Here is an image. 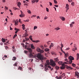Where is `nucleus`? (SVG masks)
Wrapping results in <instances>:
<instances>
[{"label":"nucleus","instance_id":"28","mask_svg":"<svg viewBox=\"0 0 79 79\" xmlns=\"http://www.w3.org/2000/svg\"><path fill=\"white\" fill-rule=\"evenodd\" d=\"M55 30H56V31H58V30H59V29H60V28L58 27H57L56 28H55Z\"/></svg>","mask_w":79,"mask_h":79},{"label":"nucleus","instance_id":"22","mask_svg":"<svg viewBox=\"0 0 79 79\" xmlns=\"http://www.w3.org/2000/svg\"><path fill=\"white\" fill-rule=\"evenodd\" d=\"M16 57H13L12 58V60L14 61H15L16 60Z\"/></svg>","mask_w":79,"mask_h":79},{"label":"nucleus","instance_id":"40","mask_svg":"<svg viewBox=\"0 0 79 79\" xmlns=\"http://www.w3.org/2000/svg\"><path fill=\"white\" fill-rule=\"evenodd\" d=\"M24 52L26 54H27V53H28V52L27 51H24Z\"/></svg>","mask_w":79,"mask_h":79},{"label":"nucleus","instance_id":"25","mask_svg":"<svg viewBox=\"0 0 79 79\" xmlns=\"http://www.w3.org/2000/svg\"><path fill=\"white\" fill-rule=\"evenodd\" d=\"M2 42H3V43H5V39L3 38H2Z\"/></svg>","mask_w":79,"mask_h":79},{"label":"nucleus","instance_id":"41","mask_svg":"<svg viewBox=\"0 0 79 79\" xmlns=\"http://www.w3.org/2000/svg\"><path fill=\"white\" fill-rule=\"evenodd\" d=\"M47 19H48V17H47V16H45L44 18V19L45 20Z\"/></svg>","mask_w":79,"mask_h":79},{"label":"nucleus","instance_id":"60","mask_svg":"<svg viewBox=\"0 0 79 79\" xmlns=\"http://www.w3.org/2000/svg\"><path fill=\"white\" fill-rule=\"evenodd\" d=\"M72 50L73 51V52H75V49L74 48H73L72 49Z\"/></svg>","mask_w":79,"mask_h":79},{"label":"nucleus","instance_id":"39","mask_svg":"<svg viewBox=\"0 0 79 79\" xmlns=\"http://www.w3.org/2000/svg\"><path fill=\"white\" fill-rule=\"evenodd\" d=\"M31 2L32 3H35V0H32L31 1Z\"/></svg>","mask_w":79,"mask_h":79},{"label":"nucleus","instance_id":"27","mask_svg":"<svg viewBox=\"0 0 79 79\" xmlns=\"http://www.w3.org/2000/svg\"><path fill=\"white\" fill-rule=\"evenodd\" d=\"M18 69H19V70H20V71H23V68H22L21 67H19Z\"/></svg>","mask_w":79,"mask_h":79},{"label":"nucleus","instance_id":"1","mask_svg":"<svg viewBox=\"0 0 79 79\" xmlns=\"http://www.w3.org/2000/svg\"><path fill=\"white\" fill-rule=\"evenodd\" d=\"M25 48H26L27 47L28 48H27V49L28 50L29 52V54L28 55L29 58H34V57H36L37 56L35 55H34V53H32V49L31 48H29V43H28L27 42L26 43V45L25 46Z\"/></svg>","mask_w":79,"mask_h":79},{"label":"nucleus","instance_id":"46","mask_svg":"<svg viewBox=\"0 0 79 79\" xmlns=\"http://www.w3.org/2000/svg\"><path fill=\"white\" fill-rule=\"evenodd\" d=\"M64 64H69L68 62H64Z\"/></svg>","mask_w":79,"mask_h":79},{"label":"nucleus","instance_id":"32","mask_svg":"<svg viewBox=\"0 0 79 79\" xmlns=\"http://www.w3.org/2000/svg\"><path fill=\"white\" fill-rule=\"evenodd\" d=\"M15 31H19V30L16 28H15Z\"/></svg>","mask_w":79,"mask_h":79},{"label":"nucleus","instance_id":"4","mask_svg":"<svg viewBox=\"0 0 79 79\" xmlns=\"http://www.w3.org/2000/svg\"><path fill=\"white\" fill-rule=\"evenodd\" d=\"M50 65H51V66H52V67H55V66H56V63H55V62L52 59L50 60Z\"/></svg>","mask_w":79,"mask_h":79},{"label":"nucleus","instance_id":"56","mask_svg":"<svg viewBox=\"0 0 79 79\" xmlns=\"http://www.w3.org/2000/svg\"><path fill=\"white\" fill-rule=\"evenodd\" d=\"M55 6V7H56L57 8V7H58V5H54Z\"/></svg>","mask_w":79,"mask_h":79},{"label":"nucleus","instance_id":"42","mask_svg":"<svg viewBox=\"0 0 79 79\" xmlns=\"http://www.w3.org/2000/svg\"><path fill=\"white\" fill-rule=\"evenodd\" d=\"M29 19H27V20L24 21L25 22H29Z\"/></svg>","mask_w":79,"mask_h":79},{"label":"nucleus","instance_id":"49","mask_svg":"<svg viewBox=\"0 0 79 79\" xmlns=\"http://www.w3.org/2000/svg\"><path fill=\"white\" fill-rule=\"evenodd\" d=\"M71 5L73 6H74V2H72L71 3Z\"/></svg>","mask_w":79,"mask_h":79},{"label":"nucleus","instance_id":"9","mask_svg":"<svg viewBox=\"0 0 79 79\" xmlns=\"http://www.w3.org/2000/svg\"><path fill=\"white\" fill-rule=\"evenodd\" d=\"M20 11H21V14L19 15V16H20V18L24 17V15L23 14V12L21 10H20Z\"/></svg>","mask_w":79,"mask_h":79},{"label":"nucleus","instance_id":"2","mask_svg":"<svg viewBox=\"0 0 79 79\" xmlns=\"http://www.w3.org/2000/svg\"><path fill=\"white\" fill-rule=\"evenodd\" d=\"M67 68V69H73V68L71 67H69L67 65H65L64 64V63L62 64V66L60 67V69H64V68Z\"/></svg>","mask_w":79,"mask_h":79},{"label":"nucleus","instance_id":"23","mask_svg":"<svg viewBox=\"0 0 79 79\" xmlns=\"http://www.w3.org/2000/svg\"><path fill=\"white\" fill-rule=\"evenodd\" d=\"M77 60H79V53L77 54Z\"/></svg>","mask_w":79,"mask_h":79},{"label":"nucleus","instance_id":"53","mask_svg":"<svg viewBox=\"0 0 79 79\" xmlns=\"http://www.w3.org/2000/svg\"><path fill=\"white\" fill-rule=\"evenodd\" d=\"M35 2H36V3H37L39 2V0H35Z\"/></svg>","mask_w":79,"mask_h":79},{"label":"nucleus","instance_id":"16","mask_svg":"<svg viewBox=\"0 0 79 79\" xmlns=\"http://www.w3.org/2000/svg\"><path fill=\"white\" fill-rule=\"evenodd\" d=\"M21 2H19L17 4V6H18L19 8H20V7L21 6Z\"/></svg>","mask_w":79,"mask_h":79},{"label":"nucleus","instance_id":"24","mask_svg":"<svg viewBox=\"0 0 79 79\" xmlns=\"http://www.w3.org/2000/svg\"><path fill=\"white\" fill-rule=\"evenodd\" d=\"M44 51H45V52H49V51H50V49L48 48H46L44 50Z\"/></svg>","mask_w":79,"mask_h":79},{"label":"nucleus","instance_id":"7","mask_svg":"<svg viewBox=\"0 0 79 79\" xmlns=\"http://www.w3.org/2000/svg\"><path fill=\"white\" fill-rule=\"evenodd\" d=\"M75 74L76 77L77 78H79V73L77 71H76L75 73Z\"/></svg>","mask_w":79,"mask_h":79},{"label":"nucleus","instance_id":"33","mask_svg":"<svg viewBox=\"0 0 79 79\" xmlns=\"http://www.w3.org/2000/svg\"><path fill=\"white\" fill-rule=\"evenodd\" d=\"M27 12L29 14L31 13V10H28L27 11Z\"/></svg>","mask_w":79,"mask_h":79},{"label":"nucleus","instance_id":"15","mask_svg":"<svg viewBox=\"0 0 79 79\" xmlns=\"http://www.w3.org/2000/svg\"><path fill=\"white\" fill-rule=\"evenodd\" d=\"M53 46H54V45H53V44L51 43V45L49 46V48H51L53 47Z\"/></svg>","mask_w":79,"mask_h":79},{"label":"nucleus","instance_id":"38","mask_svg":"<svg viewBox=\"0 0 79 79\" xmlns=\"http://www.w3.org/2000/svg\"><path fill=\"white\" fill-rule=\"evenodd\" d=\"M60 69V67H59L56 66V69Z\"/></svg>","mask_w":79,"mask_h":79},{"label":"nucleus","instance_id":"21","mask_svg":"<svg viewBox=\"0 0 79 79\" xmlns=\"http://www.w3.org/2000/svg\"><path fill=\"white\" fill-rule=\"evenodd\" d=\"M54 60L56 61H58L59 60L58 59V57H57L56 58H54Z\"/></svg>","mask_w":79,"mask_h":79},{"label":"nucleus","instance_id":"31","mask_svg":"<svg viewBox=\"0 0 79 79\" xmlns=\"http://www.w3.org/2000/svg\"><path fill=\"white\" fill-rule=\"evenodd\" d=\"M54 3L56 4H57V3H58V2H57V1L56 0H54Z\"/></svg>","mask_w":79,"mask_h":79},{"label":"nucleus","instance_id":"58","mask_svg":"<svg viewBox=\"0 0 79 79\" xmlns=\"http://www.w3.org/2000/svg\"><path fill=\"white\" fill-rule=\"evenodd\" d=\"M62 75L63 76H65V73H63V74H62Z\"/></svg>","mask_w":79,"mask_h":79},{"label":"nucleus","instance_id":"57","mask_svg":"<svg viewBox=\"0 0 79 79\" xmlns=\"http://www.w3.org/2000/svg\"><path fill=\"white\" fill-rule=\"evenodd\" d=\"M29 69L30 70H31V71H33V70H32V69H31V68H29Z\"/></svg>","mask_w":79,"mask_h":79},{"label":"nucleus","instance_id":"10","mask_svg":"<svg viewBox=\"0 0 79 79\" xmlns=\"http://www.w3.org/2000/svg\"><path fill=\"white\" fill-rule=\"evenodd\" d=\"M27 30L26 29L25 30V31H26L25 34L23 35V37H26L27 36H28V34H27Z\"/></svg>","mask_w":79,"mask_h":79},{"label":"nucleus","instance_id":"29","mask_svg":"<svg viewBox=\"0 0 79 79\" xmlns=\"http://www.w3.org/2000/svg\"><path fill=\"white\" fill-rule=\"evenodd\" d=\"M32 36H30V37H29V39H30V40H31V41H33V40H32Z\"/></svg>","mask_w":79,"mask_h":79},{"label":"nucleus","instance_id":"44","mask_svg":"<svg viewBox=\"0 0 79 79\" xmlns=\"http://www.w3.org/2000/svg\"><path fill=\"white\" fill-rule=\"evenodd\" d=\"M12 50L13 52H16V49H13Z\"/></svg>","mask_w":79,"mask_h":79},{"label":"nucleus","instance_id":"12","mask_svg":"<svg viewBox=\"0 0 79 79\" xmlns=\"http://www.w3.org/2000/svg\"><path fill=\"white\" fill-rule=\"evenodd\" d=\"M25 40L24 39L23 41V43L25 42L26 41H27V40H29V38H25Z\"/></svg>","mask_w":79,"mask_h":79},{"label":"nucleus","instance_id":"26","mask_svg":"<svg viewBox=\"0 0 79 79\" xmlns=\"http://www.w3.org/2000/svg\"><path fill=\"white\" fill-rule=\"evenodd\" d=\"M31 48H32V49H34V48H35L34 47V45L32 44H31Z\"/></svg>","mask_w":79,"mask_h":79},{"label":"nucleus","instance_id":"64","mask_svg":"<svg viewBox=\"0 0 79 79\" xmlns=\"http://www.w3.org/2000/svg\"><path fill=\"white\" fill-rule=\"evenodd\" d=\"M21 19H19V23H21Z\"/></svg>","mask_w":79,"mask_h":79},{"label":"nucleus","instance_id":"35","mask_svg":"<svg viewBox=\"0 0 79 79\" xmlns=\"http://www.w3.org/2000/svg\"><path fill=\"white\" fill-rule=\"evenodd\" d=\"M47 67L48 68H50V69H51V68H52V67H51L50 65H47Z\"/></svg>","mask_w":79,"mask_h":79},{"label":"nucleus","instance_id":"18","mask_svg":"<svg viewBox=\"0 0 79 79\" xmlns=\"http://www.w3.org/2000/svg\"><path fill=\"white\" fill-rule=\"evenodd\" d=\"M72 62H73V61L72 60H70L68 62L69 64H72Z\"/></svg>","mask_w":79,"mask_h":79},{"label":"nucleus","instance_id":"5","mask_svg":"<svg viewBox=\"0 0 79 79\" xmlns=\"http://www.w3.org/2000/svg\"><path fill=\"white\" fill-rule=\"evenodd\" d=\"M37 57L38 58V59L40 60H41L44 59V58L43 56V55H42L40 53L38 54L37 56Z\"/></svg>","mask_w":79,"mask_h":79},{"label":"nucleus","instance_id":"47","mask_svg":"<svg viewBox=\"0 0 79 79\" xmlns=\"http://www.w3.org/2000/svg\"><path fill=\"white\" fill-rule=\"evenodd\" d=\"M17 64H18V63H15V64H14V66H17Z\"/></svg>","mask_w":79,"mask_h":79},{"label":"nucleus","instance_id":"20","mask_svg":"<svg viewBox=\"0 0 79 79\" xmlns=\"http://www.w3.org/2000/svg\"><path fill=\"white\" fill-rule=\"evenodd\" d=\"M60 18L62 20V21H64V20H65V18H64L63 17H60Z\"/></svg>","mask_w":79,"mask_h":79},{"label":"nucleus","instance_id":"62","mask_svg":"<svg viewBox=\"0 0 79 79\" xmlns=\"http://www.w3.org/2000/svg\"><path fill=\"white\" fill-rule=\"evenodd\" d=\"M37 19H39H39H40V17H39V16H37Z\"/></svg>","mask_w":79,"mask_h":79},{"label":"nucleus","instance_id":"43","mask_svg":"<svg viewBox=\"0 0 79 79\" xmlns=\"http://www.w3.org/2000/svg\"><path fill=\"white\" fill-rule=\"evenodd\" d=\"M51 42V41H49L48 42H47V44H48V45H49L50 43H49V42Z\"/></svg>","mask_w":79,"mask_h":79},{"label":"nucleus","instance_id":"34","mask_svg":"<svg viewBox=\"0 0 79 79\" xmlns=\"http://www.w3.org/2000/svg\"><path fill=\"white\" fill-rule=\"evenodd\" d=\"M60 48H61V52H63V53H64H64H65V52H64V51L63 50H62V48L61 47H60Z\"/></svg>","mask_w":79,"mask_h":79},{"label":"nucleus","instance_id":"48","mask_svg":"<svg viewBox=\"0 0 79 79\" xmlns=\"http://www.w3.org/2000/svg\"><path fill=\"white\" fill-rule=\"evenodd\" d=\"M5 48L6 50H8V46H6Z\"/></svg>","mask_w":79,"mask_h":79},{"label":"nucleus","instance_id":"11","mask_svg":"<svg viewBox=\"0 0 79 79\" xmlns=\"http://www.w3.org/2000/svg\"><path fill=\"white\" fill-rule=\"evenodd\" d=\"M64 57L65 58H67L69 56V53H68L67 52V53H64Z\"/></svg>","mask_w":79,"mask_h":79},{"label":"nucleus","instance_id":"19","mask_svg":"<svg viewBox=\"0 0 79 79\" xmlns=\"http://www.w3.org/2000/svg\"><path fill=\"white\" fill-rule=\"evenodd\" d=\"M33 42H35V43H38V42H40V41H39V40H37L36 41H32Z\"/></svg>","mask_w":79,"mask_h":79},{"label":"nucleus","instance_id":"50","mask_svg":"<svg viewBox=\"0 0 79 79\" xmlns=\"http://www.w3.org/2000/svg\"><path fill=\"white\" fill-rule=\"evenodd\" d=\"M49 5H50V6H52V2H49Z\"/></svg>","mask_w":79,"mask_h":79},{"label":"nucleus","instance_id":"14","mask_svg":"<svg viewBox=\"0 0 79 79\" xmlns=\"http://www.w3.org/2000/svg\"><path fill=\"white\" fill-rule=\"evenodd\" d=\"M18 20H16V21L15 22V25L16 26L18 25Z\"/></svg>","mask_w":79,"mask_h":79},{"label":"nucleus","instance_id":"13","mask_svg":"<svg viewBox=\"0 0 79 79\" xmlns=\"http://www.w3.org/2000/svg\"><path fill=\"white\" fill-rule=\"evenodd\" d=\"M69 5H68V4H66L65 7L66 8V9H69Z\"/></svg>","mask_w":79,"mask_h":79},{"label":"nucleus","instance_id":"45","mask_svg":"<svg viewBox=\"0 0 79 79\" xmlns=\"http://www.w3.org/2000/svg\"><path fill=\"white\" fill-rule=\"evenodd\" d=\"M36 16L35 15H33L32 16H31V18H35Z\"/></svg>","mask_w":79,"mask_h":79},{"label":"nucleus","instance_id":"63","mask_svg":"<svg viewBox=\"0 0 79 79\" xmlns=\"http://www.w3.org/2000/svg\"><path fill=\"white\" fill-rule=\"evenodd\" d=\"M67 60H68V59H65L64 61H67V62H68V61Z\"/></svg>","mask_w":79,"mask_h":79},{"label":"nucleus","instance_id":"37","mask_svg":"<svg viewBox=\"0 0 79 79\" xmlns=\"http://www.w3.org/2000/svg\"><path fill=\"white\" fill-rule=\"evenodd\" d=\"M16 36H17V35L16 34H15L13 37V39H15V37H16Z\"/></svg>","mask_w":79,"mask_h":79},{"label":"nucleus","instance_id":"52","mask_svg":"<svg viewBox=\"0 0 79 79\" xmlns=\"http://www.w3.org/2000/svg\"><path fill=\"white\" fill-rule=\"evenodd\" d=\"M62 48H63L64 47L63 46V44H62V43H61L60 44Z\"/></svg>","mask_w":79,"mask_h":79},{"label":"nucleus","instance_id":"51","mask_svg":"<svg viewBox=\"0 0 79 79\" xmlns=\"http://www.w3.org/2000/svg\"><path fill=\"white\" fill-rule=\"evenodd\" d=\"M46 11H47V12H49V10H48V8H46Z\"/></svg>","mask_w":79,"mask_h":79},{"label":"nucleus","instance_id":"3","mask_svg":"<svg viewBox=\"0 0 79 79\" xmlns=\"http://www.w3.org/2000/svg\"><path fill=\"white\" fill-rule=\"evenodd\" d=\"M46 63L44 64V66L45 67L44 71L47 72V70L48 69V68L47 67V65H49L50 64V63L49 62V60H48L46 61Z\"/></svg>","mask_w":79,"mask_h":79},{"label":"nucleus","instance_id":"55","mask_svg":"<svg viewBox=\"0 0 79 79\" xmlns=\"http://www.w3.org/2000/svg\"><path fill=\"white\" fill-rule=\"evenodd\" d=\"M5 8H6V10H8V7H6V6H5Z\"/></svg>","mask_w":79,"mask_h":79},{"label":"nucleus","instance_id":"30","mask_svg":"<svg viewBox=\"0 0 79 79\" xmlns=\"http://www.w3.org/2000/svg\"><path fill=\"white\" fill-rule=\"evenodd\" d=\"M72 66H73V67H76V64H75L74 63L72 64Z\"/></svg>","mask_w":79,"mask_h":79},{"label":"nucleus","instance_id":"8","mask_svg":"<svg viewBox=\"0 0 79 79\" xmlns=\"http://www.w3.org/2000/svg\"><path fill=\"white\" fill-rule=\"evenodd\" d=\"M69 59L70 60H74V57L71 56H70L69 57Z\"/></svg>","mask_w":79,"mask_h":79},{"label":"nucleus","instance_id":"54","mask_svg":"<svg viewBox=\"0 0 79 79\" xmlns=\"http://www.w3.org/2000/svg\"><path fill=\"white\" fill-rule=\"evenodd\" d=\"M70 27H73V25L72 23H71V24H70Z\"/></svg>","mask_w":79,"mask_h":79},{"label":"nucleus","instance_id":"17","mask_svg":"<svg viewBox=\"0 0 79 79\" xmlns=\"http://www.w3.org/2000/svg\"><path fill=\"white\" fill-rule=\"evenodd\" d=\"M22 29H23V30H24L26 29L25 27V25L24 24H23L22 25Z\"/></svg>","mask_w":79,"mask_h":79},{"label":"nucleus","instance_id":"61","mask_svg":"<svg viewBox=\"0 0 79 79\" xmlns=\"http://www.w3.org/2000/svg\"><path fill=\"white\" fill-rule=\"evenodd\" d=\"M13 9L15 10H16V7H14Z\"/></svg>","mask_w":79,"mask_h":79},{"label":"nucleus","instance_id":"36","mask_svg":"<svg viewBox=\"0 0 79 79\" xmlns=\"http://www.w3.org/2000/svg\"><path fill=\"white\" fill-rule=\"evenodd\" d=\"M37 27L36 26H35L34 27V30H35V29H37Z\"/></svg>","mask_w":79,"mask_h":79},{"label":"nucleus","instance_id":"59","mask_svg":"<svg viewBox=\"0 0 79 79\" xmlns=\"http://www.w3.org/2000/svg\"><path fill=\"white\" fill-rule=\"evenodd\" d=\"M69 50V48H67L65 49V50Z\"/></svg>","mask_w":79,"mask_h":79},{"label":"nucleus","instance_id":"6","mask_svg":"<svg viewBox=\"0 0 79 79\" xmlns=\"http://www.w3.org/2000/svg\"><path fill=\"white\" fill-rule=\"evenodd\" d=\"M37 51L38 52H40V53H44V51L43 50H41L39 48H37Z\"/></svg>","mask_w":79,"mask_h":79}]
</instances>
